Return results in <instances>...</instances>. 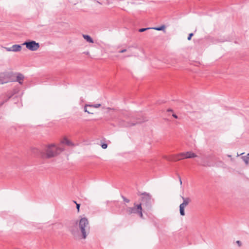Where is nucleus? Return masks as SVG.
<instances>
[{"mask_svg":"<svg viewBox=\"0 0 249 249\" xmlns=\"http://www.w3.org/2000/svg\"><path fill=\"white\" fill-rule=\"evenodd\" d=\"M182 198L183 202L179 205V213L181 215L184 216L185 215L184 209L190 202L191 200L188 197H182Z\"/></svg>","mask_w":249,"mask_h":249,"instance_id":"0eeeda50","label":"nucleus"},{"mask_svg":"<svg viewBox=\"0 0 249 249\" xmlns=\"http://www.w3.org/2000/svg\"><path fill=\"white\" fill-rule=\"evenodd\" d=\"M142 199H145L147 200H149L151 199V196L149 194H147L146 193H144L142 194Z\"/></svg>","mask_w":249,"mask_h":249,"instance_id":"4468645a","label":"nucleus"},{"mask_svg":"<svg viewBox=\"0 0 249 249\" xmlns=\"http://www.w3.org/2000/svg\"><path fill=\"white\" fill-rule=\"evenodd\" d=\"M61 143L63 144H65L69 146H74V144L70 140L68 139L67 138H64L61 141Z\"/></svg>","mask_w":249,"mask_h":249,"instance_id":"6e6552de","label":"nucleus"},{"mask_svg":"<svg viewBox=\"0 0 249 249\" xmlns=\"http://www.w3.org/2000/svg\"><path fill=\"white\" fill-rule=\"evenodd\" d=\"M132 56V54H128V55H127L126 56V57H131V56Z\"/></svg>","mask_w":249,"mask_h":249,"instance_id":"a878e982","label":"nucleus"},{"mask_svg":"<svg viewBox=\"0 0 249 249\" xmlns=\"http://www.w3.org/2000/svg\"><path fill=\"white\" fill-rule=\"evenodd\" d=\"M83 38L88 42L93 43L94 41L92 38L89 35H83Z\"/></svg>","mask_w":249,"mask_h":249,"instance_id":"f8f14e48","label":"nucleus"},{"mask_svg":"<svg viewBox=\"0 0 249 249\" xmlns=\"http://www.w3.org/2000/svg\"><path fill=\"white\" fill-rule=\"evenodd\" d=\"M197 156L192 151L180 153L175 156L174 160L177 161L184 159H191L197 157Z\"/></svg>","mask_w":249,"mask_h":249,"instance_id":"20e7f679","label":"nucleus"},{"mask_svg":"<svg viewBox=\"0 0 249 249\" xmlns=\"http://www.w3.org/2000/svg\"><path fill=\"white\" fill-rule=\"evenodd\" d=\"M13 92H14V93H13V94H12V95H14V94L16 93V90H14Z\"/></svg>","mask_w":249,"mask_h":249,"instance_id":"bb28decb","label":"nucleus"},{"mask_svg":"<svg viewBox=\"0 0 249 249\" xmlns=\"http://www.w3.org/2000/svg\"><path fill=\"white\" fill-rule=\"evenodd\" d=\"M63 149L57 147L54 144L47 145L43 151L38 150L36 148H32V152L35 154H39L42 158H51L56 156Z\"/></svg>","mask_w":249,"mask_h":249,"instance_id":"f257e3e1","label":"nucleus"},{"mask_svg":"<svg viewBox=\"0 0 249 249\" xmlns=\"http://www.w3.org/2000/svg\"><path fill=\"white\" fill-rule=\"evenodd\" d=\"M237 243H238V244H239V243H240V241H237Z\"/></svg>","mask_w":249,"mask_h":249,"instance_id":"cd10ccee","label":"nucleus"},{"mask_svg":"<svg viewBox=\"0 0 249 249\" xmlns=\"http://www.w3.org/2000/svg\"><path fill=\"white\" fill-rule=\"evenodd\" d=\"M194 34L193 33H190L189 35V36L188 37V40H190L191 39V37L193 36Z\"/></svg>","mask_w":249,"mask_h":249,"instance_id":"4be33fe9","label":"nucleus"},{"mask_svg":"<svg viewBox=\"0 0 249 249\" xmlns=\"http://www.w3.org/2000/svg\"><path fill=\"white\" fill-rule=\"evenodd\" d=\"M242 159L247 165L248 164L249 162V153L247 156H243Z\"/></svg>","mask_w":249,"mask_h":249,"instance_id":"ddd939ff","label":"nucleus"},{"mask_svg":"<svg viewBox=\"0 0 249 249\" xmlns=\"http://www.w3.org/2000/svg\"><path fill=\"white\" fill-rule=\"evenodd\" d=\"M24 79V76L21 73H18L17 75L16 81L18 82L20 84H22Z\"/></svg>","mask_w":249,"mask_h":249,"instance_id":"9b49d317","label":"nucleus"},{"mask_svg":"<svg viewBox=\"0 0 249 249\" xmlns=\"http://www.w3.org/2000/svg\"><path fill=\"white\" fill-rule=\"evenodd\" d=\"M101 147L103 148V149H106L107 147V144H106V143H102L101 144Z\"/></svg>","mask_w":249,"mask_h":249,"instance_id":"a211bd4d","label":"nucleus"},{"mask_svg":"<svg viewBox=\"0 0 249 249\" xmlns=\"http://www.w3.org/2000/svg\"><path fill=\"white\" fill-rule=\"evenodd\" d=\"M79 228L82 234V237L86 239L89 231V225L88 219L86 217L81 218L79 222Z\"/></svg>","mask_w":249,"mask_h":249,"instance_id":"f03ea898","label":"nucleus"},{"mask_svg":"<svg viewBox=\"0 0 249 249\" xmlns=\"http://www.w3.org/2000/svg\"><path fill=\"white\" fill-rule=\"evenodd\" d=\"M165 26L163 25L160 27H155V28H153L152 29L157 30V31H162V30H164L165 29Z\"/></svg>","mask_w":249,"mask_h":249,"instance_id":"2eb2a0df","label":"nucleus"},{"mask_svg":"<svg viewBox=\"0 0 249 249\" xmlns=\"http://www.w3.org/2000/svg\"><path fill=\"white\" fill-rule=\"evenodd\" d=\"M21 45H13L11 46L12 52H17L21 50Z\"/></svg>","mask_w":249,"mask_h":249,"instance_id":"1a4fd4ad","label":"nucleus"},{"mask_svg":"<svg viewBox=\"0 0 249 249\" xmlns=\"http://www.w3.org/2000/svg\"><path fill=\"white\" fill-rule=\"evenodd\" d=\"M93 107V108H98L102 107V106L100 104H86L85 106V109L87 107Z\"/></svg>","mask_w":249,"mask_h":249,"instance_id":"9d476101","label":"nucleus"},{"mask_svg":"<svg viewBox=\"0 0 249 249\" xmlns=\"http://www.w3.org/2000/svg\"><path fill=\"white\" fill-rule=\"evenodd\" d=\"M122 198L123 199L124 201L126 203H128L129 202V200L126 198H125V197H124V196H122Z\"/></svg>","mask_w":249,"mask_h":249,"instance_id":"f3484780","label":"nucleus"},{"mask_svg":"<svg viewBox=\"0 0 249 249\" xmlns=\"http://www.w3.org/2000/svg\"><path fill=\"white\" fill-rule=\"evenodd\" d=\"M126 212L128 214H137L141 218H143V214L142 213V208L141 204H136L134 205V207H127L126 209Z\"/></svg>","mask_w":249,"mask_h":249,"instance_id":"7ed1b4c3","label":"nucleus"},{"mask_svg":"<svg viewBox=\"0 0 249 249\" xmlns=\"http://www.w3.org/2000/svg\"><path fill=\"white\" fill-rule=\"evenodd\" d=\"M168 111L169 112V115H170L172 114V116L174 117L175 118H176V119L178 118V116L176 114H175L173 112V110H168Z\"/></svg>","mask_w":249,"mask_h":249,"instance_id":"dca6fc26","label":"nucleus"},{"mask_svg":"<svg viewBox=\"0 0 249 249\" xmlns=\"http://www.w3.org/2000/svg\"><path fill=\"white\" fill-rule=\"evenodd\" d=\"M89 53V52L86 53V54H88Z\"/></svg>","mask_w":249,"mask_h":249,"instance_id":"c756f323","label":"nucleus"},{"mask_svg":"<svg viewBox=\"0 0 249 249\" xmlns=\"http://www.w3.org/2000/svg\"><path fill=\"white\" fill-rule=\"evenodd\" d=\"M179 182H180V184L181 185L182 184V181H181V179L180 177H179Z\"/></svg>","mask_w":249,"mask_h":249,"instance_id":"393cba45","label":"nucleus"},{"mask_svg":"<svg viewBox=\"0 0 249 249\" xmlns=\"http://www.w3.org/2000/svg\"><path fill=\"white\" fill-rule=\"evenodd\" d=\"M13 73L11 71L4 72L0 74V84H2L13 81Z\"/></svg>","mask_w":249,"mask_h":249,"instance_id":"39448f33","label":"nucleus"},{"mask_svg":"<svg viewBox=\"0 0 249 249\" xmlns=\"http://www.w3.org/2000/svg\"><path fill=\"white\" fill-rule=\"evenodd\" d=\"M126 51V49H123V50H122L121 51H119V53H124Z\"/></svg>","mask_w":249,"mask_h":249,"instance_id":"5701e85b","label":"nucleus"},{"mask_svg":"<svg viewBox=\"0 0 249 249\" xmlns=\"http://www.w3.org/2000/svg\"><path fill=\"white\" fill-rule=\"evenodd\" d=\"M84 113L86 114H94L93 112H90L88 110H87V109L84 110Z\"/></svg>","mask_w":249,"mask_h":249,"instance_id":"aec40b11","label":"nucleus"},{"mask_svg":"<svg viewBox=\"0 0 249 249\" xmlns=\"http://www.w3.org/2000/svg\"><path fill=\"white\" fill-rule=\"evenodd\" d=\"M229 157H231V155H228Z\"/></svg>","mask_w":249,"mask_h":249,"instance_id":"c85d7f7f","label":"nucleus"},{"mask_svg":"<svg viewBox=\"0 0 249 249\" xmlns=\"http://www.w3.org/2000/svg\"><path fill=\"white\" fill-rule=\"evenodd\" d=\"M150 29V28H141L140 29H139V32H143L148 29Z\"/></svg>","mask_w":249,"mask_h":249,"instance_id":"6ab92c4d","label":"nucleus"},{"mask_svg":"<svg viewBox=\"0 0 249 249\" xmlns=\"http://www.w3.org/2000/svg\"><path fill=\"white\" fill-rule=\"evenodd\" d=\"M22 45H25L26 47L32 51H36L40 47L39 44L35 41H30L24 42Z\"/></svg>","mask_w":249,"mask_h":249,"instance_id":"423d86ee","label":"nucleus"},{"mask_svg":"<svg viewBox=\"0 0 249 249\" xmlns=\"http://www.w3.org/2000/svg\"><path fill=\"white\" fill-rule=\"evenodd\" d=\"M4 49L6 50V51L8 52H12V49L11 47H4Z\"/></svg>","mask_w":249,"mask_h":249,"instance_id":"412c9836","label":"nucleus"},{"mask_svg":"<svg viewBox=\"0 0 249 249\" xmlns=\"http://www.w3.org/2000/svg\"><path fill=\"white\" fill-rule=\"evenodd\" d=\"M79 207H80V205L78 204H76V208H77V209L78 211H79Z\"/></svg>","mask_w":249,"mask_h":249,"instance_id":"b1692460","label":"nucleus"}]
</instances>
